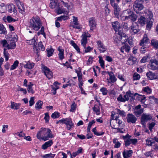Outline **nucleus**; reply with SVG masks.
I'll return each instance as SVG.
<instances>
[{"label":"nucleus","mask_w":158,"mask_h":158,"mask_svg":"<svg viewBox=\"0 0 158 158\" xmlns=\"http://www.w3.org/2000/svg\"><path fill=\"white\" fill-rule=\"evenodd\" d=\"M55 154L50 153L44 155L42 156V157L44 158H53L55 156Z\"/></svg>","instance_id":"47"},{"label":"nucleus","mask_w":158,"mask_h":158,"mask_svg":"<svg viewBox=\"0 0 158 158\" xmlns=\"http://www.w3.org/2000/svg\"><path fill=\"white\" fill-rule=\"evenodd\" d=\"M60 116V113L58 112L55 111L52 114L51 116L52 118L55 119L58 118Z\"/></svg>","instance_id":"40"},{"label":"nucleus","mask_w":158,"mask_h":158,"mask_svg":"<svg viewBox=\"0 0 158 158\" xmlns=\"http://www.w3.org/2000/svg\"><path fill=\"white\" fill-rule=\"evenodd\" d=\"M41 22L40 18L38 16L33 17L28 22L29 27L38 31L42 25Z\"/></svg>","instance_id":"3"},{"label":"nucleus","mask_w":158,"mask_h":158,"mask_svg":"<svg viewBox=\"0 0 158 158\" xmlns=\"http://www.w3.org/2000/svg\"><path fill=\"white\" fill-rule=\"evenodd\" d=\"M20 104L19 103H15L14 102H11V108L15 110H17L19 109Z\"/></svg>","instance_id":"30"},{"label":"nucleus","mask_w":158,"mask_h":158,"mask_svg":"<svg viewBox=\"0 0 158 158\" xmlns=\"http://www.w3.org/2000/svg\"><path fill=\"white\" fill-rule=\"evenodd\" d=\"M125 145L126 147L129 146L131 144V139L128 138L124 140Z\"/></svg>","instance_id":"58"},{"label":"nucleus","mask_w":158,"mask_h":158,"mask_svg":"<svg viewBox=\"0 0 158 158\" xmlns=\"http://www.w3.org/2000/svg\"><path fill=\"white\" fill-rule=\"evenodd\" d=\"M38 46L39 47V49H38V53H39V50L40 49L42 51H44L45 50V47H44V45H43L42 42L41 41L38 44ZM39 55V53H38ZM39 56V55L38 56Z\"/></svg>","instance_id":"37"},{"label":"nucleus","mask_w":158,"mask_h":158,"mask_svg":"<svg viewBox=\"0 0 158 158\" xmlns=\"http://www.w3.org/2000/svg\"><path fill=\"white\" fill-rule=\"evenodd\" d=\"M110 4L114 8V9L119 6L118 4L115 2V0H114L112 2H110Z\"/></svg>","instance_id":"49"},{"label":"nucleus","mask_w":158,"mask_h":158,"mask_svg":"<svg viewBox=\"0 0 158 158\" xmlns=\"http://www.w3.org/2000/svg\"><path fill=\"white\" fill-rule=\"evenodd\" d=\"M127 122L128 123H136L137 118L132 114H128L126 117Z\"/></svg>","instance_id":"12"},{"label":"nucleus","mask_w":158,"mask_h":158,"mask_svg":"<svg viewBox=\"0 0 158 158\" xmlns=\"http://www.w3.org/2000/svg\"><path fill=\"white\" fill-rule=\"evenodd\" d=\"M137 61V59L131 56L129 58L127 61V64L128 65H133L136 63Z\"/></svg>","instance_id":"19"},{"label":"nucleus","mask_w":158,"mask_h":158,"mask_svg":"<svg viewBox=\"0 0 158 158\" xmlns=\"http://www.w3.org/2000/svg\"><path fill=\"white\" fill-rule=\"evenodd\" d=\"M131 30L135 34L137 33L140 30L139 29V26L136 23L132 24L131 26Z\"/></svg>","instance_id":"17"},{"label":"nucleus","mask_w":158,"mask_h":158,"mask_svg":"<svg viewBox=\"0 0 158 158\" xmlns=\"http://www.w3.org/2000/svg\"><path fill=\"white\" fill-rule=\"evenodd\" d=\"M6 31L5 27L2 24H0V34H6Z\"/></svg>","instance_id":"32"},{"label":"nucleus","mask_w":158,"mask_h":158,"mask_svg":"<svg viewBox=\"0 0 158 158\" xmlns=\"http://www.w3.org/2000/svg\"><path fill=\"white\" fill-rule=\"evenodd\" d=\"M93 111L95 112L97 114H99L100 112V110L98 107H96L94 106L93 108Z\"/></svg>","instance_id":"63"},{"label":"nucleus","mask_w":158,"mask_h":158,"mask_svg":"<svg viewBox=\"0 0 158 158\" xmlns=\"http://www.w3.org/2000/svg\"><path fill=\"white\" fill-rule=\"evenodd\" d=\"M140 48V51L141 53H143L145 51H147L148 48L145 47V45H143Z\"/></svg>","instance_id":"53"},{"label":"nucleus","mask_w":158,"mask_h":158,"mask_svg":"<svg viewBox=\"0 0 158 158\" xmlns=\"http://www.w3.org/2000/svg\"><path fill=\"white\" fill-rule=\"evenodd\" d=\"M148 58V56H144L141 60L140 62L141 63H145L147 61V59Z\"/></svg>","instance_id":"64"},{"label":"nucleus","mask_w":158,"mask_h":158,"mask_svg":"<svg viewBox=\"0 0 158 158\" xmlns=\"http://www.w3.org/2000/svg\"><path fill=\"white\" fill-rule=\"evenodd\" d=\"M6 20L9 23L13 22H14L16 21V20L14 19H13L12 17H11L10 16H7Z\"/></svg>","instance_id":"56"},{"label":"nucleus","mask_w":158,"mask_h":158,"mask_svg":"<svg viewBox=\"0 0 158 158\" xmlns=\"http://www.w3.org/2000/svg\"><path fill=\"white\" fill-rule=\"evenodd\" d=\"M71 109L70 110V112H73L76 110V105L74 102H73L71 105Z\"/></svg>","instance_id":"44"},{"label":"nucleus","mask_w":158,"mask_h":158,"mask_svg":"<svg viewBox=\"0 0 158 158\" xmlns=\"http://www.w3.org/2000/svg\"><path fill=\"white\" fill-rule=\"evenodd\" d=\"M34 66V64L31 63L30 62H27V64L24 65V67L28 69H32Z\"/></svg>","instance_id":"35"},{"label":"nucleus","mask_w":158,"mask_h":158,"mask_svg":"<svg viewBox=\"0 0 158 158\" xmlns=\"http://www.w3.org/2000/svg\"><path fill=\"white\" fill-rule=\"evenodd\" d=\"M17 6L19 10V12L22 14H23L25 12V8L23 3L22 2L19 5H18Z\"/></svg>","instance_id":"22"},{"label":"nucleus","mask_w":158,"mask_h":158,"mask_svg":"<svg viewBox=\"0 0 158 158\" xmlns=\"http://www.w3.org/2000/svg\"><path fill=\"white\" fill-rule=\"evenodd\" d=\"M148 67L152 70L158 69V60L156 59L151 60Z\"/></svg>","instance_id":"7"},{"label":"nucleus","mask_w":158,"mask_h":158,"mask_svg":"<svg viewBox=\"0 0 158 158\" xmlns=\"http://www.w3.org/2000/svg\"><path fill=\"white\" fill-rule=\"evenodd\" d=\"M117 113L119 115L122 116L123 117H124L126 116V113L123 110H121L119 109H117Z\"/></svg>","instance_id":"51"},{"label":"nucleus","mask_w":158,"mask_h":158,"mask_svg":"<svg viewBox=\"0 0 158 158\" xmlns=\"http://www.w3.org/2000/svg\"><path fill=\"white\" fill-rule=\"evenodd\" d=\"M34 100V97H31L30 98V100L29 102L30 106H31L34 105V103L35 102Z\"/></svg>","instance_id":"61"},{"label":"nucleus","mask_w":158,"mask_h":158,"mask_svg":"<svg viewBox=\"0 0 158 158\" xmlns=\"http://www.w3.org/2000/svg\"><path fill=\"white\" fill-rule=\"evenodd\" d=\"M122 26L124 29H125L126 30H128L129 27L128 26L127 23L125 22L122 23Z\"/></svg>","instance_id":"60"},{"label":"nucleus","mask_w":158,"mask_h":158,"mask_svg":"<svg viewBox=\"0 0 158 158\" xmlns=\"http://www.w3.org/2000/svg\"><path fill=\"white\" fill-rule=\"evenodd\" d=\"M65 9L62 8H59L57 10V13L58 14H60L62 13H65Z\"/></svg>","instance_id":"55"},{"label":"nucleus","mask_w":158,"mask_h":158,"mask_svg":"<svg viewBox=\"0 0 158 158\" xmlns=\"http://www.w3.org/2000/svg\"><path fill=\"white\" fill-rule=\"evenodd\" d=\"M130 49V47L127 44H125L120 48L121 51L123 53L124 50H125L126 52H128Z\"/></svg>","instance_id":"26"},{"label":"nucleus","mask_w":158,"mask_h":158,"mask_svg":"<svg viewBox=\"0 0 158 158\" xmlns=\"http://www.w3.org/2000/svg\"><path fill=\"white\" fill-rule=\"evenodd\" d=\"M136 15L132 11H131V14L128 15V17L127 16V20L130 19L131 22H135L137 19Z\"/></svg>","instance_id":"18"},{"label":"nucleus","mask_w":158,"mask_h":158,"mask_svg":"<svg viewBox=\"0 0 158 158\" xmlns=\"http://www.w3.org/2000/svg\"><path fill=\"white\" fill-rule=\"evenodd\" d=\"M132 11L130 9H127L124 10L120 15L119 19L124 20H127V16L128 17V15L131 14Z\"/></svg>","instance_id":"10"},{"label":"nucleus","mask_w":158,"mask_h":158,"mask_svg":"<svg viewBox=\"0 0 158 158\" xmlns=\"http://www.w3.org/2000/svg\"><path fill=\"white\" fill-rule=\"evenodd\" d=\"M149 99L150 102L151 103L156 102V99L153 96H150L149 97Z\"/></svg>","instance_id":"54"},{"label":"nucleus","mask_w":158,"mask_h":158,"mask_svg":"<svg viewBox=\"0 0 158 158\" xmlns=\"http://www.w3.org/2000/svg\"><path fill=\"white\" fill-rule=\"evenodd\" d=\"M27 43L29 45L33 44V49L34 50V51L36 52V54L38 56V50L36 46L37 44V42H36V41H35V38L34 37L30 40H27Z\"/></svg>","instance_id":"9"},{"label":"nucleus","mask_w":158,"mask_h":158,"mask_svg":"<svg viewBox=\"0 0 158 158\" xmlns=\"http://www.w3.org/2000/svg\"><path fill=\"white\" fill-rule=\"evenodd\" d=\"M8 44V46L7 47V48L9 49H14L16 46L15 43L13 40L10 41V43L9 42Z\"/></svg>","instance_id":"27"},{"label":"nucleus","mask_w":158,"mask_h":158,"mask_svg":"<svg viewBox=\"0 0 158 158\" xmlns=\"http://www.w3.org/2000/svg\"><path fill=\"white\" fill-rule=\"evenodd\" d=\"M153 14L151 11L148 10L147 13V19L143 16H141L140 18L138 19V22L141 26H143L147 22L146 27L148 30H150L152 25L154 21V19L152 18Z\"/></svg>","instance_id":"1"},{"label":"nucleus","mask_w":158,"mask_h":158,"mask_svg":"<svg viewBox=\"0 0 158 158\" xmlns=\"http://www.w3.org/2000/svg\"><path fill=\"white\" fill-rule=\"evenodd\" d=\"M71 44L74 48L78 53L80 52V49L79 47L75 43L73 40L70 41Z\"/></svg>","instance_id":"33"},{"label":"nucleus","mask_w":158,"mask_h":158,"mask_svg":"<svg viewBox=\"0 0 158 158\" xmlns=\"http://www.w3.org/2000/svg\"><path fill=\"white\" fill-rule=\"evenodd\" d=\"M89 26L90 27V30L93 31V30L96 27V23L94 17H92L89 19Z\"/></svg>","instance_id":"15"},{"label":"nucleus","mask_w":158,"mask_h":158,"mask_svg":"<svg viewBox=\"0 0 158 158\" xmlns=\"http://www.w3.org/2000/svg\"><path fill=\"white\" fill-rule=\"evenodd\" d=\"M53 144V142L52 140H49L47 142H46L42 146V148L44 149H46L48 147L51 146Z\"/></svg>","instance_id":"21"},{"label":"nucleus","mask_w":158,"mask_h":158,"mask_svg":"<svg viewBox=\"0 0 158 158\" xmlns=\"http://www.w3.org/2000/svg\"><path fill=\"white\" fill-rule=\"evenodd\" d=\"M100 91L102 92V94L104 95H106L107 94L108 91L106 88L103 87L100 89Z\"/></svg>","instance_id":"46"},{"label":"nucleus","mask_w":158,"mask_h":158,"mask_svg":"<svg viewBox=\"0 0 158 158\" xmlns=\"http://www.w3.org/2000/svg\"><path fill=\"white\" fill-rule=\"evenodd\" d=\"M155 123L152 122L150 123H149L148 126V128L150 131H152L153 128L154 127L155 125Z\"/></svg>","instance_id":"62"},{"label":"nucleus","mask_w":158,"mask_h":158,"mask_svg":"<svg viewBox=\"0 0 158 158\" xmlns=\"http://www.w3.org/2000/svg\"><path fill=\"white\" fill-rule=\"evenodd\" d=\"M98 58H99V62L100 64V66L102 68L104 69L105 64L104 60L102 59V58L101 56H99Z\"/></svg>","instance_id":"43"},{"label":"nucleus","mask_w":158,"mask_h":158,"mask_svg":"<svg viewBox=\"0 0 158 158\" xmlns=\"http://www.w3.org/2000/svg\"><path fill=\"white\" fill-rule=\"evenodd\" d=\"M152 118V116L150 114L146 113H143L140 118V122L143 126H145L146 122L151 120Z\"/></svg>","instance_id":"6"},{"label":"nucleus","mask_w":158,"mask_h":158,"mask_svg":"<svg viewBox=\"0 0 158 158\" xmlns=\"http://www.w3.org/2000/svg\"><path fill=\"white\" fill-rule=\"evenodd\" d=\"M42 70L45 76L49 79L52 78V73L47 67L45 66L43 67H42Z\"/></svg>","instance_id":"8"},{"label":"nucleus","mask_w":158,"mask_h":158,"mask_svg":"<svg viewBox=\"0 0 158 158\" xmlns=\"http://www.w3.org/2000/svg\"><path fill=\"white\" fill-rule=\"evenodd\" d=\"M107 73L110 76V80L111 82L113 83L115 82L116 81L117 79L113 73L112 72H108Z\"/></svg>","instance_id":"23"},{"label":"nucleus","mask_w":158,"mask_h":158,"mask_svg":"<svg viewBox=\"0 0 158 158\" xmlns=\"http://www.w3.org/2000/svg\"><path fill=\"white\" fill-rule=\"evenodd\" d=\"M44 114L45 117H44V119L45 120V122L46 123H48L49 122L50 118L48 113H46Z\"/></svg>","instance_id":"57"},{"label":"nucleus","mask_w":158,"mask_h":158,"mask_svg":"<svg viewBox=\"0 0 158 158\" xmlns=\"http://www.w3.org/2000/svg\"><path fill=\"white\" fill-rule=\"evenodd\" d=\"M56 5V3L54 0H51L49 4L50 7L52 8H54Z\"/></svg>","instance_id":"45"},{"label":"nucleus","mask_w":158,"mask_h":158,"mask_svg":"<svg viewBox=\"0 0 158 158\" xmlns=\"http://www.w3.org/2000/svg\"><path fill=\"white\" fill-rule=\"evenodd\" d=\"M146 74L148 78L150 80L156 79L155 74L152 72L149 71V72H147Z\"/></svg>","instance_id":"24"},{"label":"nucleus","mask_w":158,"mask_h":158,"mask_svg":"<svg viewBox=\"0 0 158 158\" xmlns=\"http://www.w3.org/2000/svg\"><path fill=\"white\" fill-rule=\"evenodd\" d=\"M149 42V40L148 39V37L147 36H144L141 40L139 44L140 46H142L143 45H145L144 44H146L148 43Z\"/></svg>","instance_id":"31"},{"label":"nucleus","mask_w":158,"mask_h":158,"mask_svg":"<svg viewBox=\"0 0 158 158\" xmlns=\"http://www.w3.org/2000/svg\"><path fill=\"white\" fill-rule=\"evenodd\" d=\"M112 26L116 32L118 31V33L120 31H123L122 29L120 27V24L118 21L113 22L112 23Z\"/></svg>","instance_id":"16"},{"label":"nucleus","mask_w":158,"mask_h":158,"mask_svg":"<svg viewBox=\"0 0 158 158\" xmlns=\"http://www.w3.org/2000/svg\"><path fill=\"white\" fill-rule=\"evenodd\" d=\"M118 34L120 36L119 39L122 44H125L128 39V36L125 33H123V31H119Z\"/></svg>","instance_id":"11"},{"label":"nucleus","mask_w":158,"mask_h":158,"mask_svg":"<svg viewBox=\"0 0 158 158\" xmlns=\"http://www.w3.org/2000/svg\"><path fill=\"white\" fill-rule=\"evenodd\" d=\"M123 152H125V155L127 156L128 157H130L131 156V154L132 153V150H129L127 151H124Z\"/></svg>","instance_id":"50"},{"label":"nucleus","mask_w":158,"mask_h":158,"mask_svg":"<svg viewBox=\"0 0 158 158\" xmlns=\"http://www.w3.org/2000/svg\"><path fill=\"white\" fill-rule=\"evenodd\" d=\"M5 58V60L6 61L8 60L9 59V55L7 49L5 48L4 49L3 52Z\"/></svg>","instance_id":"41"},{"label":"nucleus","mask_w":158,"mask_h":158,"mask_svg":"<svg viewBox=\"0 0 158 158\" xmlns=\"http://www.w3.org/2000/svg\"><path fill=\"white\" fill-rule=\"evenodd\" d=\"M97 44L98 45V48L100 51V52H104L106 50V47L103 45L102 43L100 41L98 40L97 41Z\"/></svg>","instance_id":"14"},{"label":"nucleus","mask_w":158,"mask_h":158,"mask_svg":"<svg viewBox=\"0 0 158 158\" xmlns=\"http://www.w3.org/2000/svg\"><path fill=\"white\" fill-rule=\"evenodd\" d=\"M19 64V61L17 60H15L13 64L11 66L10 68V70H12L15 69L18 66Z\"/></svg>","instance_id":"38"},{"label":"nucleus","mask_w":158,"mask_h":158,"mask_svg":"<svg viewBox=\"0 0 158 158\" xmlns=\"http://www.w3.org/2000/svg\"><path fill=\"white\" fill-rule=\"evenodd\" d=\"M117 100L118 102H125V99H124L123 98V96L121 94H120L117 98Z\"/></svg>","instance_id":"48"},{"label":"nucleus","mask_w":158,"mask_h":158,"mask_svg":"<svg viewBox=\"0 0 158 158\" xmlns=\"http://www.w3.org/2000/svg\"><path fill=\"white\" fill-rule=\"evenodd\" d=\"M0 43L2 45V46L4 47L7 48L8 46V43L6 40H3L0 41Z\"/></svg>","instance_id":"42"},{"label":"nucleus","mask_w":158,"mask_h":158,"mask_svg":"<svg viewBox=\"0 0 158 158\" xmlns=\"http://www.w3.org/2000/svg\"><path fill=\"white\" fill-rule=\"evenodd\" d=\"M43 104V102L40 100H38L35 104V108L38 109H41L42 108V106Z\"/></svg>","instance_id":"34"},{"label":"nucleus","mask_w":158,"mask_h":158,"mask_svg":"<svg viewBox=\"0 0 158 158\" xmlns=\"http://www.w3.org/2000/svg\"><path fill=\"white\" fill-rule=\"evenodd\" d=\"M143 112V109L141 108V109L137 110H134V114L137 117H139L141 114Z\"/></svg>","instance_id":"28"},{"label":"nucleus","mask_w":158,"mask_h":158,"mask_svg":"<svg viewBox=\"0 0 158 158\" xmlns=\"http://www.w3.org/2000/svg\"><path fill=\"white\" fill-rule=\"evenodd\" d=\"M95 123L94 120H92L91 122L89 123L87 128V130H88L89 132H90V129L92 125Z\"/></svg>","instance_id":"59"},{"label":"nucleus","mask_w":158,"mask_h":158,"mask_svg":"<svg viewBox=\"0 0 158 158\" xmlns=\"http://www.w3.org/2000/svg\"><path fill=\"white\" fill-rule=\"evenodd\" d=\"M140 78V75L135 73L134 74L133 77V80H138Z\"/></svg>","instance_id":"52"},{"label":"nucleus","mask_w":158,"mask_h":158,"mask_svg":"<svg viewBox=\"0 0 158 158\" xmlns=\"http://www.w3.org/2000/svg\"><path fill=\"white\" fill-rule=\"evenodd\" d=\"M144 0H136L134 3L133 8L136 13H139L140 11L144 8L143 3Z\"/></svg>","instance_id":"5"},{"label":"nucleus","mask_w":158,"mask_h":158,"mask_svg":"<svg viewBox=\"0 0 158 158\" xmlns=\"http://www.w3.org/2000/svg\"><path fill=\"white\" fill-rule=\"evenodd\" d=\"M41 130L37 134L36 137L38 139H42L45 141L49 138L53 137L52 131L49 128L42 127Z\"/></svg>","instance_id":"2"},{"label":"nucleus","mask_w":158,"mask_h":158,"mask_svg":"<svg viewBox=\"0 0 158 158\" xmlns=\"http://www.w3.org/2000/svg\"><path fill=\"white\" fill-rule=\"evenodd\" d=\"M8 11L10 13L13 12L14 14H16L17 10L15 9V7L13 4H10L7 6Z\"/></svg>","instance_id":"20"},{"label":"nucleus","mask_w":158,"mask_h":158,"mask_svg":"<svg viewBox=\"0 0 158 158\" xmlns=\"http://www.w3.org/2000/svg\"><path fill=\"white\" fill-rule=\"evenodd\" d=\"M66 125L68 130H69L74 127V123H73L71 119L70 118H66V120L65 123Z\"/></svg>","instance_id":"13"},{"label":"nucleus","mask_w":158,"mask_h":158,"mask_svg":"<svg viewBox=\"0 0 158 158\" xmlns=\"http://www.w3.org/2000/svg\"><path fill=\"white\" fill-rule=\"evenodd\" d=\"M46 50L47 52V56L48 57H49L52 55L54 51V49L51 47L50 49L48 48Z\"/></svg>","instance_id":"36"},{"label":"nucleus","mask_w":158,"mask_h":158,"mask_svg":"<svg viewBox=\"0 0 158 158\" xmlns=\"http://www.w3.org/2000/svg\"><path fill=\"white\" fill-rule=\"evenodd\" d=\"M143 91L146 93L147 94H150L152 91V89L148 86H146L143 88Z\"/></svg>","instance_id":"39"},{"label":"nucleus","mask_w":158,"mask_h":158,"mask_svg":"<svg viewBox=\"0 0 158 158\" xmlns=\"http://www.w3.org/2000/svg\"><path fill=\"white\" fill-rule=\"evenodd\" d=\"M120 10L121 9L119 6L114 9V15H115V17L118 19H119L120 18Z\"/></svg>","instance_id":"25"},{"label":"nucleus","mask_w":158,"mask_h":158,"mask_svg":"<svg viewBox=\"0 0 158 158\" xmlns=\"http://www.w3.org/2000/svg\"><path fill=\"white\" fill-rule=\"evenodd\" d=\"M90 36V35L88 32H84L82 34L81 36L82 37V39L81 40V44L83 46L84 48L85 49V53L89 52L93 49V48H91L89 46L86 48L87 41V38L89 37Z\"/></svg>","instance_id":"4"},{"label":"nucleus","mask_w":158,"mask_h":158,"mask_svg":"<svg viewBox=\"0 0 158 158\" xmlns=\"http://www.w3.org/2000/svg\"><path fill=\"white\" fill-rule=\"evenodd\" d=\"M151 44L156 49L158 48V41L156 40L152 39L151 41Z\"/></svg>","instance_id":"29"}]
</instances>
